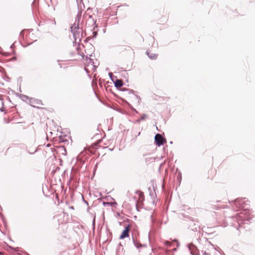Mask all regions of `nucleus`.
Returning a JSON list of instances; mask_svg holds the SVG:
<instances>
[{"mask_svg":"<svg viewBox=\"0 0 255 255\" xmlns=\"http://www.w3.org/2000/svg\"><path fill=\"white\" fill-rule=\"evenodd\" d=\"M232 202L233 206H235L237 208L244 209V213H240L235 217L238 224L237 230L240 231L243 227L242 224H249L251 222V220H252V217H250L248 212H247V210H248V201L246 200V198H238Z\"/></svg>","mask_w":255,"mask_h":255,"instance_id":"1","label":"nucleus"},{"mask_svg":"<svg viewBox=\"0 0 255 255\" xmlns=\"http://www.w3.org/2000/svg\"><path fill=\"white\" fill-rule=\"evenodd\" d=\"M70 28L75 42H80L83 37L82 28L80 26H76V24H73Z\"/></svg>","mask_w":255,"mask_h":255,"instance_id":"2","label":"nucleus"},{"mask_svg":"<svg viewBox=\"0 0 255 255\" xmlns=\"http://www.w3.org/2000/svg\"><path fill=\"white\" fill-rule=\"evenodd\" d=\"M154 140L156 144L158 146L163 145L166 141L163 137L159 133H157L155 135Z\"/></svg>","mask_w":255,"mask_h":255,"instance_id":"3","label":"nucleus"},{"mask_svg":"<svg viewBox=\"0 0 255 255\" xmlns=\"http://www.w3.org/2000/svg\"><path fill=\"white\" fill-rule=\"evenodd\" d=\"M187 247L192 255H199V251L194 245L189 244L187 245Z\"/></svg>","mask_w":255,"mask_h":255,"instance_id":"4","label":"nucleus"},{"mask_svg":"<svg viewBox=\"0 0 255 255\" xmlns=\"http://www.w3.org/2000/svg\"><path fill=\"white\" fill-rule=\"evenodd\" d=\"M130 231V225H128L124 229V230L122 232L121 236H120V239H124L127 237L129 236V233Z\"/></svg>","mask_w":255,"mask_h":255,"instance_id":"5","label":"nucleus"},{"mask_svg":"<svg viewBox=\"0 0 255 255\" xmlns=\"http://www.w3.org/2000/svg\"><path fill=\"white\" fill-rule=\"evenodd\" d=\"M29 103L30 105L33 107H35L36 105H42L41 101L40 100L35 99L34 98H30L29 99Z\"/></svg>","mask_w":255,"mask_h":255,"instance_id":"6","label":"nucleus"},{"mask_svg":"<svg viewBox=\"0 0 255 255\" xmlns=\"http://www.w3.org/2000/svg\"><path fill=\"white\" fill-rule=\"evenodd\" d=\"M82 12H78L76 17H75V21L73 23V24H76V26L78 27L80 26L81 24V19Z\"/></svg>","mask_w":255,"mask_h":255,"instance_id":"7","label":"nucleus"},{"mask_svg":"<svg viewBox=\"0 0 255 255\" xmlns=\"http://www.w3.org/2000/svg\"><path fill=\"white\" fill-rule=\"evenodd\" d=\"M146 53L148 57L152 60L156 59L157 58V55L156 54L150 53L148 51H146Z\"/></svg>","mask_w":255,"mask_h":255,"instance_id":"8","label":"nucleus"},{"mask_svg":"<svg viewBox=\"0 0 255 255\" xmlns=\"http://www.w3.org/2000/svg\"><path fill=\"white\" fill-rule=\"evenodd\" d=\"M114 83L116 87H121L123 85L122 81L119 79H117Z\"/></svg>","mask_w":255,"mask_h":255,"instance_id":"9","label":"nucleus"},{"mask_svg":"<svg viewBox=\"0 0 255 255\" xmlns=\"http://www.w3.org/2000/svg\"><path fill=\"white\" fill-rule=\"evenodd\" d=\"M132 240H133V243H134V246H135L137 248H139L140 247H141V244H139V243H135L133 236H132Z\"/></svg>","mask_w":255,"mask_h":255,"instance_id":"10","label":"nucleus"},{"mask_svg":"<svg viewBox=\"0 0 255 255\" xmlns=\"http://www.w3.org/2000/svg\"><path fill=\"white\" fill-rule=\"evenodd\" d=\"M164 244L165 245L167 246H168V247H170L172 245L171 243L169 241H165L164 242Z\"/></svg>","mask_w":255,"mask_h":255,"instance_id":"11","label":"nucleus"},{"mask_svg":"<svg viewBox=\"0 0 255 255\" xmlns=\"http://www.w3.org/2000/svg\"><path fill=\"white\" fill-rule=\"evenodd\" d=\"M22 97L23 98V100H29V99H30L27 96H26V95H22Z\"/></svg>","mask_w":255,"mask_h":255,"instance_id":"12","label":"nucleus"},{"mask_svg":"<svg viewBox=\"0 0 255 255\" xmlns=\"http://www.w3.org/2000/svg\"><path fill=\"white\" fill-rule=\"evenodd\" d=\"M146 115L145 114H143L142 117H141L140 119V120H137V122H139L140 120H143L146 117Z\"/></svg>","mask_w":255,"mask_h":255,"instance_id":"13","label":"nucleus"},{"mask_svg":"<svg viewBox=\"0 0 255 255\" xmlns=\"http://www.w3.org/2000/svg\"><path fill=\"white\" fill-rule=\"evenodd\" d=\"M134 97L135 99H136V100L137 101V102L138 103L139 102V100H140L139 97H138L136 95H134Z\"/></svg>","mask_w":255,"mask_h":255,"instance_id":"14","label":"nucleus"},{"mask_svg":"<svg viewBox=\"0 0 255 255\" xmlns=\"http://www.w3.org/2000/svg\"><path fill=\"white\" fill-rule=\"evenodd\" d=\"M109 75L110 78L111 79V80L113 81V79H112V76H113V74L112 73H109Z\"/></svg>","mask_w":255,"mask_h":255,"instance_id":"15","label":"nucleus"},{"mask_svg":"<svg viewBox=\"0 0 255 255\" xmlns=\"http://www.w3.org/2000/svg\"><path fill=\"white\" fill-rule=\"evenodd\" d=\"M203 255H210V254L208 253L204 252Z\"/></svg>","mask_w":255,"mask_h":255,"instance_id":"16","label":"nucleus"},{"mask_svg":"<svg viewBox=\"0 0 255 255\" xmlns=\"http://www.w3.org/2000/svg\"><path fill=\"white\" fill-rule=\"evenodd\" d=\"M0 255H4V253L1 252H0Z\"/></svg>","mask_w":255,"mask_h":255,"instance_id":"17","label":"nucleus"},{"mask_svg":"<svg viewBox=\"0 0 255 255\" xmlns=\"http://www.w3.org/2000/svg\"><path fill=\"white\" fill-rule=\"evenodd\" d=\"M103 204H104V205H106V204H109V202H106V203L104 202V203H103Z\"/></svg>","mask_w":255,"mask_h":255,"instance_id":"18","label":"nucleus"},{"mask_svg":"<svg viewBox=\"0 0 255 255\" xmlns=\"http://www.w3.org/2000/svg\"><path fill=\"white\" fill-rule=\"evenodd\" d=\"M140 134V132H139L138 133H137V136H139Z\"/></svg>","mask_w":255,"mask_h":255,"instance_id":"19","label":"nucleus"},{"mask_svg":"<svg viewBox=\"0 0 255 255\" xmlns=\"http://www.w3.org/2000/svg\"><path fill=\"white\" fill-rule=\"evenodd\" d=\"M35 151H36V150H35V151H34V152H32V153L29 152V153H30V154H33Z\"/></svg>","mask_w":255,"mask_h":255,"instance_id":"20","label":"nucleus"},{"mask_svg":"<svg viewBox=\"0 0 255 255\" xmlns=\"http://www.w3.org/2000/svg\"><path fill=\"white\" fill-rule=\"evenodd\" d=\"M130 92L132 93H133V91H131Z\"/></svg>","mask_w":255,"mask_h":255,"instance_id":"21","label":"nucleus"},{"mask_svg":"<svg viewBox=\"0 0 255 255\" xmlns=\"http://www.w3.org/2000/svg\"><path fill=\"white\" fill-rule=\"evenodd\" d=\"M95 33V36L96 35V32H94Z\"/></svg>","mask_w":255,"mask_h":255,"instance_id":"22","label":"nucleus"}]
</instances>
